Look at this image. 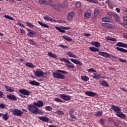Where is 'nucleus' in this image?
Returning <instances> with one entry per match:
<instances>
[{"instance_id":"obj_51","label":"nucleus","mask_w":127,"mask_h":127,"mask_svg":"<svg viewBox=\"0 0 127 127\" xmlns=\"http://www.w3.org/2000/svg\"><path fill=\"white\" fill-rule=\"evenodd\" d=\"M81 6V3L79 2H77L75 4V7L76 8H78Z\"/></svg>"},{"instance_id":"obj_26","label":"nucleus","mask_w":127,"mask_h":127,"mask_svg":"<svg viewBox=\"0 0 127 127\" xmlns=\"http://www.w3.org/2000/svg\"><path fill=\"white\" fill-rule=\"evenodd\" d=\"M102 20L104 22H111V21H112V19L111 18L107 17L102 18Z\"/></svg>"},{"instance_id":"obj_47","label":"nucleus","mask_w":127,"mask_h":127,"mask_svg":"<svg viewBox=\"0 0 127 127\" xmlns=\"http://www.w3.org/2000/svg\"><path fill=\"white\" fill-rule=\"evenodd\" d=\"M45 110L46 111H49V112H50L52 110V107H51V106H46Z\"/></svg>"},{"instance_id":"obj_25","label":"nucleus","mask_w":127,"mask_h":127,"mask_svg":"<svg viewBox=\"0 0 127 127\" xmlns=\"http://www.w3.org/2000/svg\"><path fill=\"white\" fill-rule=\"evenodd\" d=\"M38 23L41 25V26H42L43 27H44V28H49V26L45 23H43L42 22L38 21Z\"/></svg>"},{"instance_id":"obj_38","label":"nucleus","mask_w":127,"mask_h":127,"mask_svg":"<svg viewBox=\"0 0 127 127\" xmlns=\"http://www.w3.org/2000/svg\"><path fill=\"white\" fill-rule=\"evenodd\" d=\"M81 80L87 82V81H89V77L87 76H81Z\"/></svg>"},{"instance_id":"obj_29","label":"nucleus","mask_w":127,"mask_h":127,"mask_svg":"<svg viewBox=\"0 0 127 127\" xmlns=\"http://www.w3.org/2000/svg\"><path fill=\"white\" fill-rule=\"evenodd\" d=\"M91 44L95 46V47H101V44L98 42H92Z\"/></svg>"},{"instance_id":"obj_48","label":"nucleus","mask_w":127,"mask_h":127,"mask_svg":"<svg viewBox=\"0 0 127 127\" xmlns=\"http://www.w3.org/2000/svg\"><path fill=\"white\" fill-rule=\"evenodd\" d=\"M59 47H61L63 49H67L68 48V46H65L63 44H60L59 45Z\"/></svg>"},{"instance_id":"obj_20","label":"nucleus","mask_w":127,"mask_h":127,"mask_svg":"<svg viewBox=\"0 0 127 127\" xmlns=\"http://www.w3.org/2000/svg\"><path fill=\"white\" fill-rule=\"evenodd\" d=\"M29 84H30V85H33V86H39V85H40V83L39 82L35 80L29 82Z\"/></svg>"},{"instance_id":"obj_14","label":"nucleus","mask_w":127,"mask_h":127,"mask_svg":"<svg viewBox=\"0 0 127 127\" xmlns=\"http://www.w3.org/2000/svg\"><path fill=\"white\" fill-rule=\"evenodd\" d=\"M116 45L117 46H118L119 47H123L124 48H127V44H125L123 42H118Z\"/></svg>"},{"instance_id":"obj_19","label":"nucleus","mask_w":127,"mask_h":127,"mask_svg":"<svg viewBox=\"0 0 127 127\" xmlns=\"http://www.w3.org/2000/svg\"><path fill=\"white\" fill-rule=\"evenodd\" d=\"M38 119H39L40 121H43V122H45L46 123H47V122H49V119L44 116L39 117H38Z\"/></svg>"},{"instance_id":"obj_32","label":"nucleus","mask_w":127,"mask_h":127,"mask_svg":"<svg viewBox=\"0 0 127 127\" xmlns=\"http://www.w3.org/2000/svg\"><path fill=\"white\" fill-rule=\"evenodd\" d=\"M43 18L44 20H47L48 21H53V19H52V18L49 17V16H44L43 17Z\"/></svg>"},{"instance_id":"obj_56","label":"nucleus","mask_w":127,"mask_h":127,"mask_svg":"<svg viewBox=\"0 0 127 127\" xmlns=\"http://www.w3.org/2000/svg\"><path fill=\"white\" fill-rule=\"evenodd\" d=\"M69 116H70V118H71V119H73L74 120L76 119V116H74L73 114H71V115H69Z\"/></svg>"},{"instance_id":"obj_55","label":"nucleus","mask_w":127,"mask_h":127,"mask_svg":"<svg viewBox=\"0 0 127 127\" xmlns=\"http://www.w3.org/2000/svg\"><path fill=\"white\" fill-rule=\"evenodd\" d=\"M108 121L109 123H112V122H114V120L113 119L112 117H110L108 118Z\"/></svg>"},{"instance_id":"obj_31","label":"nucleus","mask_w":127,"mask_h":127,"mask_svg":"<svg viewBox=\"0 0 127 127\" xmlns=\"http://www.w3.org/2000/svg\"><path fill=\"white\" fill-rule=\"evenodd\" d=\"M114 17H115V20L116 22H120V21H121V18L118 14H115Z\"/></svg>"},{"instance_id":"obj_28","label":"nucleus","mask_w":127,"mask_h":127,"mask_svg":"<svg viewBox=\"0 0 127 127\" xmlns=\"http://www.w3.org/2000/svg\"><path fill=\"white\" fill-rule=\"evenodd\" d=\"M39 2L40 4H44L45 5H48V2L46 0H39Z\"/></svg>"},{"instance_id":"obj_36","label":"nucleus","mask_w":127,"mask_h":127,"mask_svg":"<svg viewBox=\"0 0 127 127\" xmlns=\"http://www.w3.org/2000/svg\"><path fill=\"white\" fill-rule=\"evenodd\" d=\"M55 114H57V115H59L60 116H64V112L61 110H58L55 112Z\"/></svg>"},{"instance_id":"obj_53","label":"nucleus","mask_w":127,"mask_h":127,"mask_svg":"<svg viewBox=\"0 0 127 127\" xmlns=\"http://www.w3.org/2000/svg\"><path fill=\"white\" fill-rule=\"evenodd\" d=\"M0 108H1V109H4L5 108V104H4L3 103L0 104Z\"/></svg>"},{"instance_id":"obj_23","label":"nucleus","mask_w":127,"mask_h":127,"mask_svg":"<svg viewBox=\"0 0 127 127\" xmlns=\"http://www.w3.org/2000/svg\"><path fill=\"white\" fill-rule=\"evenodd\" d=\"M116 50H118V51H120V52H122V53H127V50L124 48H122L120 47H117Z\"/></svg>"},{"instance_id":"obj_33","label":"nucleus","mask_w":127,"mask_h":127,"mask_svg":"<svg viewBox=\"0 0 127 127\" xmlns=\"http://www.w3.org/2000/svg\"><path fill=\"white\" fill-rule=\"evenodd\" d=\"M63 38L64 39H65V40H66V41H69V42H71L72 41V39L70 37H68L67 36L64 35L63 36Z\"/></svg>"},{"instance_id":"obj_50","label":"nucleus","mask_w":127,"mask_h":127,"mask_svg":"<svg viewBox=\"0 0 127 127\" xmlns=\"http://www.w3.org/2000/svg\"><path fill=\"white\" fill-rule=\"evenodd\" d=\"M119 61H120V62H123V63H126V62H127V60H125L124 59H122L121 58H118Z\"/></svg>"},{"instance_id":"obj_40","label":"nucleus","mask_w":127,"mask_h":127,"mask_svg":"<svg viewBox=\"0 0 127 127\" xmlns=\"http://www.w3.org/2000/svg\"><path fill=\"white\" fill-rule=\"evenodd\" d=\"M3 16L4 17H5V18H6L7 19H9L10 20H13L14 21H15V20H14L13 18L11 17V16L8 15H5Z\"/></svg>"},{"instance_id":"obj_17","label":"nucleus","mask_w":127,"mask_h":127,"mask_svg":"<svg viewBox=\"0 0 127 127\" xmlns=\"http://www.w3.org/2000/svg\"><path fill=\"white\" fill-rule=\"evenodd\" d=\"M94 76H93V79H97V80H100L101 78L102 79H105V77L101 76L100 74L97 73H93Z\"/></svg>"},{"instance_id":"obj_10","label":"nucleus","mask_w":127,"mask_h":127,"mask_svg":"<svg viewBox=\"0 0 127 127\" xmlns=\"http://www.w3.org/2000/svg\"><path fill=\"white\" fill-rule=\"evenodd\" d=\"M35 75L37 77H43L44 76V72L42 70H36L35 72Z\"/></svg>"},{"instance_id":"obj_44","label":"nucleus","mask_w":127,"mask_h":127,"mask_svg":"<svg viewBox=\"0 0 127 127\" xmlns=\"http://www.w3.org/2000/svg\"><path fill=\"white\" fill-rule=\"evenodd\" d=\"M87 71L88 72H89V73H92V72L96 73L97 72V71H96V70H95L94 68H91L88 69Z\"/></svg>"},{"instance_id":"obj_37","label":"nucleus","mask_w":127,"mask_h":127,"mask_svg":"<svg viewBox=\"0 0 127 127\" xmlns=\"http://www.w3.org/2000/svg\"><path fill=\"white\" fill-rule=\"evenodd\" d=\"M2 119L5 121H7V120H8V114L6 113L5 114H3Z\"/></svg>"},{"instance_id":"obj_41","label":"nucleus","mask_w":127,"mask_h":127,"mask_svg":"<svg viewBox=\"0 0 127 127\" xmlns=\"http://www.w3.org/2000/svg\"><path fill=\"white\" fill-rule=\"evenodd\" d=\"M95 116H96V117H101V116H103V111H98Z\"/></svg>"},{"instance_id":"obj_46","label":"nucleus","mask_w":127,"mask_h":127,"mask_svg":"<svg viewBox=\"0 0 127 127\" xmlns=\"http://www.w3.org/2000/svg\"><path fill=\"white\" fill-rule=\"evenodd\" d=\"M108 15H109V16H110V17H113L115 16V14L114 13H113L112 12H109L108 13H107Z\"/></svg>"},{"instance_id":"obj_63","label":"nucleus","mask_w":127,"mask_h":127,"mask_svg":"<svg viewBox=\"0 0 127 127\" xmlns=\"http://www.w3.org/2000/svg\"><path fill=\"white\" fill-rule=\"evenodd\" d=\"M116 10L118 13L121 12V9L119 8H116Z\"/></svg>"},{"instance_id":"obj_58","label":"nucleus","mask_w":127,"mask_h":127,"mask_svg":"<svg viewBox=\"0 0 127 127\" xmlns=\"http://www.w3.org/2000/svg\"><path fill=\"white\" fill-rule=\"evenodd\" d=\"M52 7H53V9H55L56 10H57V7L56 6V5H52Z\"/></svg>"},{"instance_id":"obj_4","label":"nucleus","mask_w":127,"mask_h":127,"mask_svg":"<svg viewBox=\"0 0 127 127\" xmlns=\"http://www.w3.org/2000/svg\"><path fill=\"white\" fill-rule=\"evenodd\" d=\"M10 112L13 116H16V117H21L23 115V112L17 109H10Z\"/></svg>"},{"instance_id":"obj_54","label":"nucleus","mask_w":127,"mask_h":127,"mask_svg":"<svg viewBox=\"0 0 127 127\" xmlns=\"http://www.w3.org/2000/svg\"><path fill=\"white\" fill-rule=\"evenodd\" d=\"M62 28V29H65V30H69V29H71V27H64Z\"/></svg>"},{"instance_id":"obj_1","label":"nucleus","mask_w":127,"mask_h":127,"mask_svg":"<svg viewBox=\"0 0 127 127\" xmlns=\"http://www.w3.org/2000/svg\"><path fill=\"white\" fill-rule=\"evenodd\" d=\"M36 107H38L39 108L43 107V102L38 101L37 102H34L33 105H28L27 108L29 112H31V113L34 115H43L42 110L38 109V108Z\"/></svg>"},{"instance_id":"obj_43","label":"nucleus","mask_w":127,"mask_h":127,"mask_svg":"<svg viewBox=\"0 0 127 127\" xmlns=\"http://www.w3.org/2000/svg\"><path fill=\"white\" fill-rule=\"evenodd\" d=\"M54 101H55V102H58V103H63V100L58 98H55Z\"/></svg>"},{"instance_id":"obj_61","label":"nucleus","mask_w":127,"mask_h":127,"mask_svg":"<svg viewBox=\"0 0 127 127\" xmlns=\"http://www.w3.org/2000/svg\"><path fill=\"white\" fill-rule=\"evenodd\" d=\"M84 36H86V37H89L91 36V34L85 33L84 34Z\"/></svg>"},{"instance_id":"obj_22","label":"nucleus","mask_w":127,"mask_h":127,"mask_svg":"<svg viewBox=\"0 0 127 127\" xmlns=\"http://www.w3.org/2000/svg\"><path fill=\"white\" fill-rule=\"evenodd\" d=\"M25 66L26 67H29V68H35L36 66L31 63H26Z\"/></svg>"},{"instance_id":"obj_24","label":"nucleus","mask_w":127,"mask_h":127,"mask_svg":"<svg viewBox=\"0 0 127 127\" xmlns=\"http://www.w3.org/2000/svg\"><path fill=\"white\" fill-rule=\"evenodd\" d=\"M67 67H69V68H71V69H74L75 68V65L73 64L71 62H69L68 63L65 64Z\"/></svg>"},{"instance_id":"obj_52","label":"nucleus","mask_w":127,"mask_h":127,"mask_svg":"<svg viewBox=\"0 0 127 127\" xmlns=\"http://www.w3.org/2000/svg\"><path fill=\"white\" fill-rule=\"evenodd\" d=\"M69 116H71V115H74V109L69 110Z\"/></svg>"},{"instance_id":"obj_34","label":"nucleus","mask_w":127,"mask_h":127,"mask_svg":"<svg viewBox=\"0 0 127 127\" xmlns=\"http://www.w3.org/2000/svg\"><path fill=\"white\" fill-rule=\"evenodd\" d=\"M27 35L29 36V37L34 38V35H35V32H30L27 33Z\"/></svg>"},{"instance_id":"obj_27","label":"nucleus","mask_w":127,"mask_h":127,"mask_svg":"<svg viewBox=\"0 0 127 127\" xmlns=\"http://www.w3.org/2000/svg\"><path fill=\"white\" fill-rule=\"evenodd\" d=\"M48 56H49V57H51L52 58H54L55 59H56V58H57V56L56 55L50 52H48Z\"/></svg>"},{"instance_id":"obj_9","label":"nucleus","mask_w":127,"mask_h":127,"mask_svg":"<svg viewBox=\"0 0 127 127\" xmlns=\"http://www.w3.org/2000/svg\"><path fill=\"white\" fill-rule=\"evenodd\" d=\"M75 16V12L71 11L68 13L67 19L68 21H72L73 17Z\"/></svg>"},{"instance_id":"obj_45","label":"nucleus","mask_w":127,"mask_h":127,"mask_svg":"<svg viewBox=\"0 0 127 127\" xmlns=\"http://www.w3.org/2000/svg\"><path fill=\"white\" fill-rule=\"evenodd\" d=\"M61 61H63L64 62H65V63H66V64H67V63H68L70 62V61H69L68 59H66V58H62L61 60Z\"/></svg>"},{"instance_id":"obj_18","label":"nucleus","mask_w":127,"mask_h":127,"mask_svg":"<svg viewBox=\"0 0 127 127\" xmlns=\"http://www.w3.org/2000/svg\"><path fill=\"white\" fill-rule=\"evenodd\" d=\"M66 55H67L69 57H71L72 58H75V59H77V58H78V57H77L76 55H74V54H73V53H72L70 51H68L66 53Z\"/></svg>"},{"instance_id":"obj_3","label":"nucleus","mask_w":127,"mask_h":127,"mask_svg":"<svg viewBox=\"0 0 127 127\" xmlns=\"http://www.w3.org/2000/svg\"><path fill=\"white\" fill-rule=\"evenodd\" d=\"M60 73H62V74ZM65 74H68V72L61 69H58L57 70L56 72L53 73V76L54 78H56V79H62V80H64V79H65V76L64 75Z\"/></svg>"},{"instance_id":"obj_64","label":"nucleus","mask_w":127,"mask_h":127,"mask_svg":"<svg viewBox=\"0 0 127 127\" xmlns=\"http://www.w3.org/2000/svg\"><path fill=\"white\" fill-rule=\"evenodd\" d=\"M48 4H49V5H50L51 6H52V1L51 0H49V2H48Z\"/></svg>"},{"instance_id":"obj_21","label":"nucleus","mask_w":127,"mask_h":127,"mask_svg":"<svg viewBox=\"0 0 127 127\" xmlns=\"http://www.w3.org/2000/svg\"><path fill=\"white\" fill-rule=\"evenodd\" d=\"M89 50L90 51H92V52H99V51H100L99 49L96 48L95 47H89Z\"/></svg>"},{"instance_id":"obj_2","label":"nucleus","mask_w":127,"mask_h":127,"mask_svg":"<svg viewBox=\"0 0 127 127\" xmlns=\"http://www.w3.org/2000/svg\"><path fill=\"white\" fill-rule=\"evenodd\" d=\"M111 109L115 112V113H117L116 114V116H117L118 118H120V119H122V120H125V119H127V116L125 114H124L123 112H122V109L121 108L117 106L112 105L111 106Z\"/></svg>"},{"instance_id":"obj_62","label":"nucleus","mask_w":127,"mask_h":127,"mask_svg":"<svg viewBox=\"0 0 127 127\" xmlns=\"http://www.w3.org/2000/svg\"><path fill=\"white\" fill-rule=\"evenodd\" d=\"M18 25H19V26H21V27H23V28L25 27L24 25H23V24L20 23H18Z\"/></svg>"},{"instance_id":"obj_7","label":"nucleus","mask_w":127,"mask_h":127,"mask_svg":"<svg viewBox=\"0 0 127 127\" xmlns=\"http://www.w3.org/2000/svg\"><path fill=\"white\" fill-rule=\"evenodd\" d=\"M60 98L64 101H70L71 100V96L69 95H66L64 94H61L60 95Z\"/></svg>"},{"instance_id":"obj_8","label":"nucleus","mask_w":127,"mask_h":127,"mask_svg":"<svg viewBox=\"0 0 127 127\" xmlns=\"http://www.w3.org/2000/svg\"><path fill=\"white\" fill-rule=\"evenodd\" d=\"M6 97L8 100L10 101H14L15 102V101H17V99L16 98V96L15 95H13L12 94H9L6 96Z\"/></svg>"},{"instance_id":"obj_57","label":"nucleus","mask_w":127,"mask_h":127,"mask_svg":"<svg viewBox=\"0 0 127 127\" xmlns=\"http://www.w3.org/2000/svg\"><path fill=\"white\" fill-rule=\"evenodd\" d=\"M100 123L102 125H105V120L103 119H100Z\"/></svg>"},{"instance_id":"obj_16","label":"nucleus","mask_w":127,"mask_h":127,"mask_svg":"<svg viewBox=\"0 0 127 127\" xmlns=\"http://www.w3.org/2000/svg\"><path fill=\"white\" fill-rule=\"evenodd\" d=\"M102 26L105 27V28H112V27H114L113 24L109 23H102Z\"/></svg>"},{"instance_id":"obj_30","label":"nucleus","mask_w":127,"mask_h":127,"mask_svg":"<svg viewBox=\"0 0 127 127\" xmlns=\"http://www.w3.org/2000/svg\"><path fill=\"white\" fill-rule=\"evenodd\" d=\"M100 85H101V86H104V87H109V84L105 80L101 81L100 82Z\"/></svg>"},{"instance_id":"obj_59","label":"nucleus","mask_w":127,"mask_h":127,"mask_svg":"<svg viewBox=\"0 0 127 127\" xmlns=\"http://www.w3.org/2000/svg\"><path fill=\"white\" fill-rule=\"evenodd\" d=\"M119 125H120V123L119 122L114 123V126H115V127H119Z\"/></svg>"},{"instance_id":"obj_11","label":"nucleus","mask_w":127,"mask_h":127,"mask_svg":"<svg viewBox=\"0 0 127 127\" xmlns=\"http://www.w3.org/2000/svg\"><path fill=\"white\" fill-rule=\"evenodd\" d=\"M4 87L5 89H6V91H7V92H9L10 93H12L15 91L14 90V88H13V87H11L7 85H4Z\"/></svg>"},{"instance_id":"obj_13","label":"nucleus","mask_w":127,"mask_h":127,"mask_svg":"<svg viewBox=\"0 0 127 127\" xmlns=\"http://www.w3.org/2000/svg\"><path fill=\"white\" fill-rule=\"evenodd\" d=\"M85 94L86 96H88V97H94L95 96H97V93L92 91H86Z\"/></svg>"},{"instance_id":"obj_60","label":"nucleus","mask_w":127,"mask_h":127,"mask_svg":"<svg viewBox=\"0 0 127 127\" xmlns=\"http://www.w3.org/2000/svg\"><path fill=\"white\" fill-rule=\"evenodd\" d=\"M21 33H23V34H25V31L23 29H20Z\"/></svg>"},{"instance_id":"obj_39","label":"nucleus","mask_w":127,"mask_h":127,"mask_svg":"<svg viewBox=\"0 0 127 127\" xmlns=\"http://www.w3.org/2000/svg\"><path fill=\"white\" fill-rule=\"evenodd\" d=\"M106 39L107 40H110L111 41H117V39L114 38H112L110 36H107L106 37Z\"/></svg>"},{"instance_id":"obj_12","label":"nucleus","mask_w":127,"mask_h":127,"mask_svg":"<svg viewBox=\"0 0 127 127\" xmlns=\"http://www.w3.org/2000/svg\"><path fill=\"white\" fill-rule=\"evenodd\" d=\"M70 61L71 62H72V63H74V64H77L78 65H79V66H82V65H83V63H82V62L78 61V60L70 59Z\"/></svg>"},{"instance_id":"obj_15","label":"nucleus","mask_w":127,"mask_h":127,"mask_svg":"<svg viewBox=\"0 0 127 127\" xmlns=\"http://www.w3.org/2000/svg\"><path fill=\"white\" fill-rule=\"evenodd\" d=\"M91 13L92 12H91V10H88L84 15V18H85V19H89V18L91 17Z\"/></svg>"},{"instance_id":"obj_5","label":"nucleus","mask_w":127,"mask_h":127,"mask_svg":"<svg viewBox=\"0 0 127 127\" xmlns=\"http://www.w3.org/2000/svg\"><path fill=\"white\" fill-rule=\"evenodd\" d=\"M98 54L99 55H100V56H103V57H105V58H111V57L116 59L118 58V57H115L114 55H110V54H108L107 53L104 52H99Z\"/></svg>"},{"instance_id":"obj_35","label":"nucleus","mask_w":127,"mask_h":127,"mask_svg":"<svg viewBox=\"0 0 127 127\" xmlns=\"http://www.w3.org/2000/svg\"><path fill=\"white\" fill-rule=\"evenodd\" d=\"M28 43L29 44H31L32 45L36 46L37 45V43L36 42H35L32 39H28Z\"/></svg>"},{"instance_id":"obj_49","label":"nucleus","mask_w":127,"mask_h":127,"mask_svg":"<svg viewBox=\"0 0 127 127\" xmlns=\"http://www.w3.org/2000/svg\"><path fill=\"white\" fill-rule=\"evenodd\" d=\"M26 24L27 25V26H29V27H34V25L32 24V23H30V22H26Z\"/></svg>"},{"instance_id":"obj_6","label":"nucleus","mask_w":127,"mask_h":127,"mask_svg":"<svg viewBox=\"0 0 127 127\" xmlns=\"http://www.w3.org/2000/svg\"><path fill=\"white\" fill-rule=\"evenodd\" d=\"M19 92L20 93V94H22V95H24V96H29V95L31 94V92H30L29 91L24 89H19Z\"/></svg>"},{"instance_id":"obj_42","label":"nucleus","mask_w":127,"mask_h":127,"mask_svg":"<svg viewBox=\"0 0 127 127\" xmlns=\"http://www.w3.org/2000/svg\"><path fill=\"white\" fill-rule=\"evenodd\" d=\"M56 29L60 31V32H62V33H64V32H65V30L61 29L60 28H59V27L58 26L56 27Z\"/></svg>"}]
</instances>
